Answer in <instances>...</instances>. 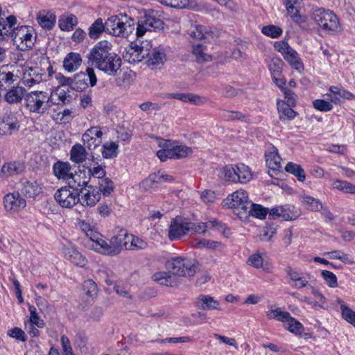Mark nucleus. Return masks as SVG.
<instances>
[{
	"label": "nucleus",
	"mask_w": 355,
	"mask_h": 355,
	"mask_svg": "<svg viewBox=\"0 0 355 355\" xmlns=\"http://www.w3.org/2000/svg\"><path fill=\"white\" fill-rule=\"evenodd\" d=\"M247 192L244 190H238L228 196L223 202V206L236 209V214L240 218L247 216L248 209L250 207Z\"/></svg>",
	"instance_id": "423d86ee"
},
{
	"label": "nucleus",
	"mask_w": 355,
	"mask_h": 355,
	"mask_svg": "<svg viewBox=\"0 0 355 355\" xmlns=\"http://www.w3.org/2000/svg\"><path fill=\"white\" fill-rule=\"evenodd\" d=\"M286 323V329L291 333L295 334H301L304 331L302 324L295 320L294 318L289 315V319L285 322Z\"/></svg>",
	"instance_id": "338daca9"
},
{
	"label": "nucleus",
	"mask_w": 355,
	"mask_h": 355,
	"mask_svg": "<svg viewBox=\"0 0 355 355\" xmlns=\"http://www.w3.org/2000/svg\"><path fill=\"white\" fill-rule=\"evenodd\" d=\"M58 204L64 208H71L80 200L78 192L70 187H63L55 193Z\"/></svg>",
	"instance_id": "9b49d317"
},
{
	"label": "nucleus",
	"mask_w": 355,
	"mask_h": 355,
	"mask_svg": "<svg viewBox=\"0 0 355 355\" xmlns=\"http://www.w3.org/2000/svg\"><path fill=\"white\" fill-rule=\"evenodd\" d=\"M87 79L89 80L91 87H94L96 85L97 78L94 69L92 67H88L86 70V73L80 72L76 73L73 78H72L71 87L73 89L83 91L88 86Z\"/></svg>",
	"instance_id": "4468645a"
},
{
	"label": "nucleus",
	"mask_w": 355,
	"mask_h": 355,
	"mask_svg": "<svg viewBox=\"0 0 355 355\" xmlns=\"http://www.w3.org/2000/svg\"><path fill=\"white\" fill-rule=\"evenodd\" d=\"M191 227L187 219L177 216L172 219L168 227V236L170 241H176L182 238L189 232Z\"/></svg>",
	"instance_id": "f8f14e48"
},
{
	"label": "nucleus",
	"mask_w": 355,
	"mask_h": 355,
	"mask_svg": "<svg viewBox=\"0 0 355 355\" xmlns=\"http://www.w3.org/2000/svg\"><path fill=\"white\" fill-rule=\"evenodd\" d=\"M193 245L198 249L205 248L218 252L222 251L225 248V245L222 242L206 239L195 240Z\"/></svg>",
	"instance_id": "2f4dec72"
},
{
	"label": "nucleus",
	"mask_w": 355,
	"mask_h": 355,
	"mask_svg": "<svg viewBox=\"0 0 355 355\" xmlns=\"http://www.w3.org/2000/svg\"><path fill=\"white\" fill-rule=\"evenodd\" d=\"M152 278L155 282L166 286H175L178 284L177 278L173 275L169 273V272H155Z\"/></svg>",
	"instance_id": "f704fd0d"
},
{
	"label": "nucleus",
	"mask_w": 355,
	"mask_h": 355,
	"mask_svg": "<svg viewBox=\"0 0 355 355\" xmlns=\"http://www.w3.org/2000/svg\"><path fill=\"white\" fill-rule=\"evenodd\" d=\"M162 4L177 9H189L194 11H202L205 4L198 0H157Z\"/></svg>",
	"instance_id": "dca6fc26"
},
{
	"label": "nucleus",
	"mask_w": 355,
	"mask_h": 355,
	"mask_svg": "<svg viewBox=\"0 0 355 355\" xmlns=\"http://www.w3.org/2000/svg\"><path fill=\"white\" fill-rule=\"evenodd\" d=\"M196 306L202 310H220V303L213 297L200 295L196 300Z\"/></svg>",
	"instance_id": "cd10ccee"
},
{
	"label": "nucleus",
	"mask_w": 355,
	"mask_h": 355,
	"mask_svg": "<svg viewBox=\"0 0 355 355\" xmlns=\"http://www.w3.org/2000/svg\"><path fill=\"white\" fill-rule=\"evenodd\" d=\"M324 255H329L331 259L340 260L345 264H354L355 263L354 257L349 254H346L341 250H334L331 252H327L324 253Z\"/></svg>",
	"instance_id": "8fccbe9b"
},
{
	"label": "nucleus",
	"mask_w": 355,
	"mask_h": 355,
	"mask_svg": "<svg viewBox=\"0 0 355 355\" xmlns=\"http://www.w3.org/2000/svg\"><path fill=\"white\" fill-rule=\"evenodd\" d=\"M103 135L99 127L93 126L85 131L82 139L88 148H95L101 144Z\"/></svg>",
	"instance_id": "6ab92c4d"
},
{
	"label": "nucleus",
	"mask_w": 355,
	"mask_h": 355,
	"mask_svg": "<svg viewBox=\"0 0 355 355\" xmlns=\"http://www.w3.org/2000/svg\"><path fill=\"white\" fill-rule=\"evenodd\" d=\"M17 22L16 18L10 15L6 19L0 20V42L7 40L10 35H12L13 26Z\"/></svg>",
	"instance_id": "a878e982"
},
{
	"label": "nucleus",
	"mask_w": 355,
	"mask_h": 355,
	"mask_svg": "<svg viewBox=\"0 0 355 355\" xmlns=\"http://www.w3.org/2000/svg\"><path fill=\"white\" fill-rule=\"evenodd\" d=\"M26 104L30 112L43 114L50 107L49 94L43 91H33L25 97Z\"/></svg>",
	"instance_id": "0eeeda50"
},
{
	"label": "nucleus",
	"mask_w": 355,
	"mask_h": 355,
	"mask_svg": "<svg viewBox=\"0 0 355 355\" xmlns=\"http://www.w3.org/2000/svg\"><path fill=\"white\" fill-rule=\"evenodd\" d=\"M149 44L141 46L137 42H131L127 47L123 54V57L125 61L129 63H136L141 62L143 59L148 56Z\"/></svg>",
	"instance_id": "ddd939ff"
},
{
	"label": "nucleus",
	"mask_w": 355,
	"mask_h": 355,
	"mask_svg": "<svg viewBox=\"0 0 355 355\" xmlns=\"http://www.w3.org/2000/svg\"><path fill=\"white\" fill-rule=\"evenodd\" d=\"M73 112L67 109L63 111L55 112L53 114V119L58 123H67L73 119Z\"/></svg>",
	"instance_id": "680f3d73"
},
{
	"label": "nucleus",
	"mask_w": 355,
	"mask_h": 355,
	"mask_svg": "<svg viewBox=\"0 0 355 355\" xmlns=\"http://www.w3.org/2000/svg\"><path fill=\"white\" fill-rule=\"evenodd\" d=\"M19 82L27 87L40 83L44 73L39 67H33L26 63H17Z\"/></svg>",
	"instance_id": "9d476101"
},
{
	"label": "nucleus",
	"mask_w": 355,
	"mask_h": 355,
	"mask_svg": "<svg viewBox=\"0 0 355 355\" xmlns=\"http://www.w3.org/2000/svg\"><path fill=\"white\" fill-rule=\"evenodd\" d=\"M64 257L73 264L78 267H85L87 263V259L73 246L62 248Z\"/></svg>",
	"instance_id": "4be33fe9"
},
{
	"label": "nucleus",
	"mask_w": 355,
	"mask_h": 355,
	"mask_svg": "<svg viewBox=\"0 0 355 355\" xmlns=\"http://www.w3.org/2000/svg\"><path fill=\"white\" fill-rule=\"evenodd\" d=\"M11 71H6L2 68L0 70V86L11 85L19 81L17 63L11 67Z\"/></svg>",
	"instance_id": "c756f323"
},
{
	"label": "nucleus",
	"mask_w": 355,
	"mask_h": 355,
	"mask_svg": "<svg viewBox=\"0 0 355 355\" xmlns=\"http://www.w3.org/2000/svg\"><path fill=\"white\" fill-rule=\"evenodd\" d=\"M193 53L199 63H204L211 61V56L205 52V49L201 45L194 46Z\"/></svg>",
	"instance_id": "052dcab7"
},
{
	"label": "nucleus",
	"mask_w": 355,
	"mask_h": 355,
	"mask_svg": "<svg viewBox=\"0 0 355 355\" xmlns=\"http://www.w3.org/2000/svg\"><path fill=\"white\" fill-rule=\"evenodd\" d=\"M333 189L339 190L346 193L355 194V185L349 182L340 180L339 179H331Z\"/></svg>",
	"instance_id": "3c124183"
},
{
	"label": "nucleus",
	"mask_w": 355,
	"mask_h": 355,
	"mask_svg": "<svg viewBox=\"0 0 355 355\" xmlns=\"http://www.w3.org/2000/svg\"><path fill=\"white\" fill-rule=\"evenodd\" d=\"M82 64V58L78 53H68L63 60V67L65 71L71 73L77 71Z\"/></svg>",
	"instance_id": "393cba45"
},
{
	"label": "nucleus",
	"mask_w": 355,
	"mask_h": 355,
	"mask_svg": "<svg viewBox=\"0 0 355 355\" xmlns=\"http://www.w3.org/2000/svg\"><path fill=\"white\" fill-rule=\"evenodd\" d=\"M217 224L216 221H209L207 223H191L190 225L191 227H189V232L193 231L195 233L198 234H205L207 229L211 227H214Z\"/></svg>",
	"instance_id": "69168bd1"
},
{
	"label": "nucleus",
	"mask_w": 355,
	"mask_h": 355,
	"mask_svg": "<svg viewBox=\"0 0 355 355\" xmlns=\"http://www.w3.org/2000/svg\"><path fill=\"white\" fill-rule=\"evenodd\" d=\"M101 199V193L98 191L94 190L92 191H87L83 193L80 200L83 206L93 207Z\"/></svg>",
	"instance_id": "09e8293b"
},
{
	"label": "nucleus",
	"mask_w": 355,
	"mask_h": 355,
	"mask_svg": "<svg viewBox=\"0 0 355 355\" xmlns=\"http://www.w3.org/2000/svg\"><path fill=\"white\" fill-rule=\"evenodd\" d=\"M26 94V89L21 86H15L9 89L5 96V101L9 104L17 103L21 101Z\"/></svg>",
	"instance_id": "7c9ffc66"
},
{
	"label": "nucleus",
	"mask_w": 355,
	"mask_h": 355,
	"mask_svg": "<svg viewBox=\"0 0 355 355\" xmlns=\"http://www.w3.org/2000/svg\"><path fill=\"white\" fill-rule=\"evenodd\" d=\"M300 211L295 209L294 207H274L269 211L270 216L273 218H280L284 220H292L296 219L300 216Z\"/></svg>",
	"instance_id": "412c9836"
},
{
	"label": "nucleus",
	"mask_w": 355,
	"mask_h": 355,
	"mask_svg": "<svg viewBox=\"0 0 355 355\" xmlns=\"http://www.w3.org/2000/svg\"><path fill=\"white\" fill-rule=\"evenodd\" d=\"M148 48V56H146V58H148L147 61L148 65L151 66L153 68L159 67L163 65L166 60V55L164 52L158 49H153L151 50L150 49L152 48V46H150Z\"/></svg>",
	"instance_id": "bb28decb"
},
{
	"label": "nucleus",
	"mask_w": 355,
	"mask_h": 355,
	"mask_svg": "<svg viewBox=\"0 0 355 355\" xmlns=\"http://www.w3.org/2000/svg\"><path fill=\"white\" fill-rule=\"evenodd\" d=\"M148 246L147 243L142 239L133 234H129L126 232V241L125 242V249L128 250H144Z\"/></svg>",
	"instance_id": "72a5a7b5"
},
{
	"label": "nucleus",
	"mask_w": 355,
	"mask_h": 355,
	"mask_svg": "<svg viewBox=\"0 0 355 355\" xmlns=\"http://www.w3.org/2000/svg\"><path fill=\"white\" fill-rule=\"evenodd\" d=\"M173 177L164 173V172L159 171L157 173L150 175L148 178L146 180V182H153L159 184H163L165 182H171L173 181Z\"/></svg>",
	"instance_id": "e2e57ef3"
},
{
	"label": "nucleus",
	"mask_w": 355,
	"mask_h": 355,
	"mask_svg": "<svg viewBox=\"0 0 355 355\" xmlns=\"http://www.w3.org/2000/svg\"><path fill=\"white\" fill-rule=\"evenodd\" d=\"M165 98H175L185 103L189 102L195 105H203L205 103V98L189 93H168L165 94Z\"/></svg>",
	"instance_id": "b1692460"
},
{
	"label": "nucleus",
	"mask_w": 355,
	"mask_h": 355,
	"mask_svg": "<svg viewBox=\"0 0 355 355\" xmlns=\"http://www.w3.org/2000/svg\"><path fill=\"white\" fill-rule=\"evenodd\" d=\"M236 173L238 175L236 182H239L241 183H246L249 182L252 178L250 168L248 166L243 164L236 165Z\"/></svg>",
	"instance_id": "5fc2aeb1"
},
{
	"label": "nucleus",
	"mask_w": 355,
	"mask_h": 355,
	"mask_svg": "<svg viewBox=\"0 0 355 355\" xmlns=\"http://www.w3.org/2000/svg\"><path fill=\"white\" fill-rule=\"evenodd\" d=\"M266 162L272 171H278L282 167V159L276 148L272 147V150L266 154Z\"/></svg>",
	"instance_id": "4c0bfd02"
},
{
	"label": "nucleus",
	"mask_w": 355,
	"mask_h": 355,
	"mask_svg": "<svg viewBox=\"0 0 355 355\" xmlns=\"http://www.w3.org/2000/svg\"><path fill=\"white\" fill-rule=\"evenodd\" d=\"M279 119L285 122L293 119L296 116V112L291 108V105H287L284 101H278L277 103Z\"/></svg>",
	"instance_id": "e433bc0d"
},
{
	"label": "nucleus",
	"mask_w": 355,
	"mask_h": 355,
	"mask_svg": "<svg viewBox=\"0 0 355 355\" xmlns=\"http://www.w3.org/2000/svg\"><path fill=\"white\" fill-rule=\"evenodd\" d=\"M78 24L76 17L72 14H65L60 17L58 20V26L62 31H69Z\"/></svg>",
	"instance_id": "37998d69"
},
{
	"label": "nucleus",
	"mask_w": 355,
	"mask_h": 355,
	"mask_svg": "<svg viewBox=\"0 0 355 355\" xmlns=\"http://www.w3.org/2000/svg\"><path fill=\"white\" fill-rule=\"evenodd\" d=\"M119 145L114 141L106 142L103 146L102 156L105 159L116 157Z\"/></svg>",
	"instance_id": "4d7b16f0"
},
{
	"label": "nucleus",
	"mask_w": 355,
	"mask_h": 355,
	"mask_svg": "<svg viewBox=\"0 0 355 355\" xmlns=\"http://www.w3.org/2000/svg\"><path fill=\"white\" fill-rule=\"evenodd\" d=\"M24 169V166L21 162H8L3 165L1 170V174L3 176H11L21 173Z\"/></svg>",
	"instance_id": "ea45409f"
},
{
	"label": "nucleus",
	"mask_w": 355,
	"mask_h": 355,
	"mask_svg": "<svg viewBox=\"0 0 355 355\" xmlns=\"http://www.w3.org/2000/svg\"><path fill=\"white\" fill-rule=\"evenodd\" d=\"M12 37L18 49L26 51L33 46L36 35L33 27L21 26L13 30Z\"/></svg>",
	"instance_id": "6e6552de"
},
{
	"label": "nucleus",
	"mask_w": 355,
	"mask_h": 355,
	"mask_svg": "<svg viewBox=\"0 0 355 355\" xmlns=\"http://www.w3.org/2000/svg\"><path fill=\"white\" fill-rule=\"evenodd\" d=\"M103 31H106V21L103 22V19H97L89 28V36L92 39H97Z\"/></svg>",
	"instance_id": "603ef678"
},
{
	"label": "nucleus",
	"mask_w": 355,
	"mask_h": 355,
	"mask_svg": "<svg viewBox=\"0 0 355 355\" xmlns=\"http://www.w3.org/2000/svg\"><path fill=\"white\" fill-rule=\"evenodd\" d=\"M37 21L42 28L50 30L55 24L56 17L52 12L42 10L37 14Z\"/></svg>",
	"instance_id": "473e14b6"
},
{
	"label": "nucleus",
	"mask_w": 355,
	"mask_h": 355,
	"mask_svg": "<svg viewBox=\"0 0 355 355\" xmlns=\"http://www.w3.org/2000/svg\"><path fill=\"white\" fill-rule=\"evenodd\" d=\"M112 45L107 40L98 42L87 55L88 64L109 76H115L121 66L118 55L111 52Z\"/></svg>",
	"instance_id": "f257e3e1"
},
{
	"label": "nucleus",
	"mask_w": 355,
	"mask_h": 355,
	"mask_svg": "<svg viewBox=\"0 0 355 355\" xmlns=\"http://www.w3.org/2000/svg\"><path fill=\"white\" fill-rule=\"evenodd\" d=\"M220 179L231 182H236L238 175L236 173V165H227L223 167L218 174Z\"/></svg>",
	"instance_id": "a18cd8bd"
},
{
	"label": "nucleus",
	"mask_w": 355,
	"mask_h": 355,
	"mask_svg": "<svg viewBox=\"0 0 355 355\" xmlns=\"http://www.w3.org/2000/svg\"><path fill=\"white\" fill-rule=\"evenodd\" d=\"M300 201L302 205L310 211H320L323 208L322 203L319 199L306 193L300 196Z\"/></svg>",
	"instance_id": "c85d7f7f"
},
{
	"label": "nucleus",
	"mask_w": 355,
	"mask_h": 355,
	"mask_svg": "<svg viewBox=\"0 0 355 355\" xmlns=\"http://www.w3.org/2000/svg\"><path fill=\"white\" fill-rule=\"evenodd\" d=\"M189 35L193 38L202 40L207 38L209 35L208 28L197 24H191L189 30Z\"/></svg>",
	"instance_id": "864d4df0"
},
{
	"label": "nucleus",
	"mask_w": 355,
	"mask_h": 355,
	"mask_svg": "<svg viewBox=\"0 0 355 355\" xmlns=\"http://www.w3.org/2000/svg\"><path fill=\"white\" fill-rule=\"evenodd\" d=\"M268 210L260 205L250 202V207L248 209L247 216H252L255 218L263 219L267 215Z\"/></svg>",
	"instance_id": "bf43d9fd"
},
{
	"label": "nucleus",
	"mask_w": 355,
	"mask_h": 355,
	"mask_svg": "<svg viewBox=\"0 0 355 355\" xmlns=\"http://www.w3.org/2000/svg\"><path fill=\"white\" fill-rule=\"evenodd\" d=\"M134 29V20L126 15L112 16L106 20V32L115 37H128Z\"/></svg>",
	"instance_id": "f03ea898"
},
{
	"label": "nucleus",
	"mask_w": 355,
	"mask_h": 355,
	"mask_svg": "<svg viewBox=\"0 0 355 355\" xmlns=\"http://www.w3.org/2000/svg\"><path fill=\"white\" fill-rule=\"evenodd\" d=\"M98 192L105 196H110L114 191V182L108 178H104L99 180Z\"/></svg>",
	"instance_id": "13d9d810"
},
{
	"label": "nucleus",
	"mask_w": 355,
	"mask_h": 355,
	"mask_svg": "<svg viewBox=\"0 0 355 355\" xmlns=\"http://www.w3.org/2000/svg\"><path fill=\"white\" fill-rule=\"evenodd\" d=\"M197 265L194 259L178 257L168 261L166 268L175 277H191L196 272Z\"/></svg>",
	"instance_id": "20e7f679"
},
{
	"label": "nucleus",
	"mask_w": 355,
	"mask_h": 355,
	"mask_svg": "<svg viewBox=\"0 0 355 355\" xmlns=\"http://www.w3.org/2000/svg\"><path fill=\"white\" fill-rule=\"evenodd\" d=\"M20 128V122L15 113H6L0 119V135L10 136L16 134Z\"/></svg>",
	"instance_id": "2eb2a0df"
},
{
	"label": "nucleus",
	"mask_w": 355,
	"mask_h": 355,
	"mask_svg": "<svg viewBox=\"0 0 355 355\" xmlns=\"http://www.w3.org/2000/svg\"><path fill=\"white\" fill-rule=\"evenodd\" d=\"M3 205L7 212L15 214L25 208L26 202L18 192H13L5 196Z\"/></svg>",
	"instance_id": "f3484780"
},
{
	"label": "nucleus",
	"mask_w": 355,
	"mask_h": 355,
	"mask_svg": "<svg viewBox=\"0 0 355 355\" xmlns=\"http://www.w3.org/2000/svg\"><path fill=\"white\" fill-rule=\"evenodd\" d=\"M141 20L151 31L159 28L162 25V21L156 17L155 11L152 10L146 11Z\"/></svg>",
	"instance_id": "58836bf2"
},
{
	"label": "nucleus",
	"mask_w": 355,
	"mask_h": 355,
	"mask_svg": "<svg viewBox=\"0 0 355 355\" xmlns=\"http://www.w3.org/2000/svg\"><path fill=\"white\" fill-rule=\"evenodd\" d=\"M275 49L280 53L289 65L301 73L304 71V64L297 52L283 40L275 42Z\"/></svg>",
	"instance_id": "1a4fd4ad"
},
{
	"label": "nucleus",
	"mask_w": 355,
	"mask_h": 355,
	"mask_svg": "<svg viewBox=\"0 0 355 355\" xmlns=\"http://www.w3.org/2000/svg\"><path fill=\"white\" fill-rule=\"evenodd\" d=\"M285 170L295 175L298 181L304 182L305 180V172L300 165L293 162H288L285 166Z\"/></svg>",
	"instance_id": "6e6d98bb"
},
{
	"label": "nucleus",
	"mask_w": 355,
	"mask_h": 355,
	"mask_svg": "<svg viewBox=\"0 0 355 355\" xmlns=\"http://www.w3.org/2000/svg\"><path fill=\"white\" fill-rule=\"evenodd\" d=\"M88 153L80 144H75L70 151V159L73 162L80 164L85 162Z\"/></svg>",
	"instance_id": "79ce46f5"
},
{
	"label": "nucleus",
	"mask_w": 355,
	"mask_h": 355,
	"mask_svg": "<svg viewBox=\"0 0 355 355\" xmlns=\"http://www.w3.org/2000/svg\"><path fill=\"white\" fill-rule=\"evenodd\" d=\"M83 291L85 294L92 298L94 299L97 295L98 288L96 284L92 279L85 281L83 284Z\"/></svg>",
	"instance_id": "774afa93"
},
{
	"label": "nucleus",
	"mask_w": 355,
	"mask_h": 355,
	"mask_svg": "<svg viewBox=\"0 0 355 355\" xmlns=\"http://www.w3.org/2000/svg\"><path fill=\"white\" fill-rule=\"evenodd\" d=\"M77 225L90 241L93 242L92 247L96 246L102 235L96 230L95 224L93 220L90 218L78 220Z\"/></svg>",
	"instance_id": "a211bd4d"
},
{
	"label": "nucleus",
	"mask_w": 355,
	"mask_h": 355,
	"mask_svg": "<svg viewBox=\"0 0 355 355\" xmlns=\"http://www.w3.org/2000/svg\"><path fill=\"white\" fill-rule=\"evenodd\" d=\"M284 4L289 16L295 21H297L300 16L299 8L301 5V0H284Z\"/></svg>",
	"instance_id": "de8ad7c7"
},
{
	"label": "nucleus",
	"mask_w": 355,
	"mask_h": 355,
	"mask_svg": "<svg viewBox=\"0 0 355 355\" xmlns=\"http://www.w3.org/2000/svg\"><path fill=\"white\" fill-rule=\"evenodd\" d=\"M53 170L54 175L58 179H62L67 181L71 173V166L68 162L58 161L53 164Z\"/></svg>",
	"instance_id": "c9c22d12"
},
{
	"label": "nucleus",
	"mask_w": 355,
	"mask_h": 355,
	"mask_svg": "<svg viewBox=\"0 0 355 355\" xmlns=\"http://www.w3.org/2000/svg\"><path fill=\"white\" fill-rule=\"evenodd\" d=\"M20 189L22 194L26 198H35L38 196L42 191V188L35 180H24L21 183Z\"/></svg>",
	"instance_id": "5701e85b"
},
{
	"label": "nucleus",
	"mask_w": 355,
	"mask_h": 355,
	"mask_svg": "<svg viewBox=\"0 0 355 355\" xmlns=\"http://www.w3.org/2000/svg\"><path fill=\"white\" fill-rule=\"evenodd\" d=\"M174 159H182L191 155L193 150L191 147L184 145H178L174 142Z\"/></svg>",
	"instance_id": "0e129e2a"
},
{
	"label": "nucleus",
	"mask_w": 355,
	"mask_h": 355,
	"mask_svg": "<svg viewBox=\"0 0 355 355\" xmlns=\"http://www.w3.org/2000/svg\"><path fill=\"white\" fill-rule=\"evenodd\" d=\"M125 241L126 232L121 230L110 239L109 243L104 240L102 236L97 245L93 246V249L104 254L117 255L123 248L125 249Z\"/></svg>",
	"instance_id": "39448f33"
},
{
	"label": "nucleus",
	"mask_w": 355,
	"mask_h": 355,
	"mask_svg": "<svg viewBox=\"0 0 355 355\" xmlns=\"http://www.w3.org/2000/svg\"><path fill=\"white\" fill-rule=\"evenodd\" d=\"M266 315L269 319H275L277 321L284 323L289 319L290 313L273 305L269 307L268 311L266 312Z\"/></svg>",
	"instance_id": "a19ab883"
},
{
	"label": "nucleus",
	"mask_w": 355,
	"mask_h": 355,
	"mask_svg": "<svg viewBox=\"0 0 355 355\" xmlns=\"http://www.w3.org/2000/svg\"><path fill=\"white\" fill-rule=\"evenodd\" d=\"M155 141L160 148L157 152V156L162 162H165L168 159H174V141L161 138H157Z\"/></svg>",
	"instance_id": "aec40b11"
},
{
	"label": "nucleus",
	"mask_w": 355,
	"mask_h": 355,
	"mask_svg": "<svg viewBox=\"0 0 355 355\" xmlns=\"http://www.w3.org/2000/svg\"><path fill=\"white\" fill-rule=\"evenodd\" d=\"M312 18L321 29L329 34H336L341 31L338 17L330 10L315 9L312 14Z\"/></svg>",
	"instance_id": "7ed1b4c3"
},
{
	"label": "nucleus",
	"mask_w": 355,
	"mask_h": 355,
	"mask_svg": "<svg viewBox=\"0 0 355 355\" xmlns=\"http://www.w3.org/2000/svg\"><path fill=\"white\" fill-rule=\"evenodd\" d=\"M67 182L69 184L68 187L75 189V188L87 186L89 180L85 175H83L81 171L75 173L71 172Z\"/></svg>",
	"instance_id": "c03bdc74"
},
{
	"label": "nucleus",
	"mask_w": 355,
	"mask_h": 355,
	"mask_svg": "<svg viewBox=\"0 0 355 355\" xmlns=\"http://www.w3.org/2000/svg\"><path fill=\"white\" fill-rule=\"evenodd\" d=\"M50 102L54 104L66 103L69 101L71 95L69 94L64 89L58 87L50 95Z\"/></svg>",
	"instance_id": "49530a36"
}]
</instances>
